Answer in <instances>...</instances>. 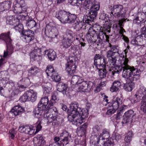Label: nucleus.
Masks as SVG:
<instances>
[{"label": "nucleus", "instance_id": "obj_1", "mask_svg": "<svg viewBox=\"0 0 146 146\" xmlns=\"http://www.w3.org/2000/svg\"><path fill=\"white\" fill-rule=\"evenodd\" d=\"M78 106V104L76 102L71 104L68 113V120L77 126H79L83 122L84 118L87 117L88 114V110H81Z\"/></svg>", "mask_w": 146, "mask_h": 146}, {"label": "nucleus", "instance_id": "obj_2", "mask_svg": "<svg viewBox=\"0 0 146 146\" xmlns=\"http://www.w3.org/2000/svg\"><path fill=\"white\" fill-rule=\"evenodd\" d=\"M129 60L125 56H124L119 58L118 60V64H120V66H116L113 68L112 71H111L112 76H113L115 74H119L122 70H123L122 76L124 78L127 79L131 80L133 79L132 75L133 72H135V70L132 72H130L131 66L128 64Z\"/></svg>", "mask_w": 146, "mask_h": 146}, {"label": "nucleus", "instance_id": "obj_3", "mask_svg": "<svg viewBox=\"0 0 146 146\" xmlns=\"http://www.w3.org/2000/svg\"><path fill=\"white\" fill-rule=\"evenodd\" d=\"M108 46L110 49L107 51L106 56L110 64L114 66L116 65L117 58L119 56L120 58L123 56H120L119 52L120 48L117 45H112L109 43Z\"/></svg>", "mask_w": 146, "mask_h": 146}, {"label": "nucleus", "instance_id": "obj_4", "mask_svg": "<svg viewBox=\"0 0 146 146\" xmlns=\"http://www.w3.org/2000/svg\"><path fill=\"white\" fill-rule=\"evenodd\" d=\"M56 17L63 23H72L75 22L77 17L76 15L72 14L69 12L60 11L56 15Z\"/></svg>", "mask_w": 146, "mask_h": 146}, {"label": "nucleus", "instance_id": "obj_5", "mask_svg": "<svg viewBox=\"0 0 146 146\" xmlns=\"http://www.w3.org/2000/svg\"><path fill=\"white\" fill-rule=\"evenodd\" d=\"M126 13V10L123 8V6L120 4L114 5L111 9V15L115 17H124Z\"/></svg>", "mask_w": 146, "mask_h": 146}, {"label": "nucleus", "instance_id": "obj_6", "mask_svg": "<svg viewBox=\"0 0 146 146\" xmlns=\"http://www.w3.org/2000/svg\"><path fill=\"white\" fill-rule=\"evenodd\" d=\"M94 64L98 69H100L101 67L107 66L108 63L107 58L104 55L98 54H96L94 57Z\"/></svg>", "mask_w": 146, "mask_h": 146}, {"label": "nucleus", "instance_id": "obj_7", "mask_svg": "<svg viewBox=\"0 0 146 146\" xmlns=\"http://www.w3.org/2000/svg\"><path fill=\"white\" fill-rule=\"evenodd\" d=\"M29 19V16L23 15H16L14 16H7L6 18V23L8 24L14 25L17 23H18L20 19L24 20Z\"/></svg>", "mask_w": 146, "mask_h": 146}, {"label": "nucleus", "instance_id": "obj_8", "mask_svg": "<svg viewBox=\"0 0 146 146\" xmlns=\"http://www.w3.org/2000/svg\"><path fill=\"white\" fill-rule=\"evenodd\" d=\"M99 9V5L93 8V9H90L88 15H85L83 17V21L86 23L90 24L96 17L97 15L96 11L98 10Z\"/></svg>", "mask_w": 146, "mask_h": 146}, {"label": "nucleus", "instance_id": "obj_9", "mask_svg": "<svg viewBox=\"0 0 146 146\" xmlns=\"http://www.w3.org/2000/svg\"><path fill=\"white\" fill-rule=\"evenodd\" d=\"M17 3L15 6L13 7V12L15 13H21L25 11L27 9V6L24 0H16Z\"/></svg>", "mask_w": 146, "mask_h": 146}, {"label": "nucleus", "instance_id": "obj_10", "mask_svg": "<svg viewBox=\"0 0 146 146\" xmlns=\"http://www.w3.org/2000/svg\"><path fill=\"white\" fill-rule=\"evenodd\" d=\"M76 66L75 58L72 57H70L69 61L68 60L66 64V70L69 74L72 75L75 72Z\"/></svg>", "mask_w": 146, "mask_h": 146}, {"label": "nucleus", "instance_id": "obj_11", "mask_svg": "<svg viewBox=\"0 0 146 146\" xmlns=\"http://www.w3.org/2000/svg\"><path fill=\"white\" fill-rule=\"evenodd\" d=\"M145 62L141 61L140 62V64L141 65L139 66V68H135L133 66H131L130 72H132L133 71L135 70V72H133L134 73H133L132 76L133 79L132 80H130L131 81H133L134 80H136L140 78V74L141 72L143 71L144 69V67L143 65L144 64Z\"/></svg>", "mask_w": 146, "mask_h": 146}, {"label": "nucleus", "instance_id": "obj_12", "mask_svg": "<svg viewBox=\"0 0 146 146\" xmlns=\"http://www.w3.org/2000/svg\"><path fill=\"white\" fill-rule=\"evenodd\" d=\"M34 32L30 30H25L22 32L21 39L23 41L29 43L35 38Z\"/></svg>", "mask_w": 146, "mask_h": 146}, {"label": "nucleus", "instance_id": "obj_13", "mask_svg": "<svg viewBox=\"0 0 146 146\" xmlns=\"http://www.w3.org/2000/svg\"><path fill=\"white\" fill-rule=\"evenodd\" d=\"M104 28L103 29V31H100L98 34L97 35V39L95 40V43L97 44L98 45L99 44H101L102 43V41H104L108 42L109 43V40L108 39L109 38V36L106 35V33H109L108 32L105 31L103 30Z\"/></svg>", "mask_w": 146, "mask_h": 146}, {"label": "nucleus", "instance_id": "obj_14", "mask_svg": "<svg viewBox=\"0 0 146 146\" xmlns=\"http://www.w3.org/2000/svg\"><path fill=\"white\" fill-rule=\"evenodd\" d=\"M71 138V136L66 131H63L60 135V143L61 145H66L68 144Z\"/></svg>", "mask_w": 146, "mask_h": 146}, {"label": "nucleus", "instance_id": "obj_15", "mask_svg": "<svg viewBox=\"0 0 146 146\" xmlns=\"http://www.w3.org/2000/svg\"><path fill=\"white\" fill-rule=\"evenodd\" d=\"M99 3L96 0H85L84 2L83 7L86 9H92L94 7L98 6L99 5Z\"/></svg>", "mask_w": 146, "mask_h": 146}, {"label": "nucleus", "instance_id": "obj_16", "mask_svg": "<svg viewBox=\"0 0 146 146\" xmlns=\"http://www.w3.org/2000/svg\"><path fill=\"white\" fill-rule=\"evenodd\" d=\"M107 15L104 13H102L100 15V19L105 21V23L104 24L103 30L105 31L110 33L111 27V25L109 21H106L107 20Z\"/></svg>", "mask_w": 146, "mask_h": 146}, {"label": "nucleus", "instance_id": "obj_17", "mask_svg": "<svg viewBox=\"0 0 146 146\" xmlns=\"http://www.w3.org/2000/svg\"><path fill=\"white\" fill-rule=\"evenodd\" d=\"M41 50L40 48L34 50L30 53V58L34 60L38 61L41 58Z\"/></svg>", "mask_w": 146, "mask_h": 146}, {"label": "nucleus", "instance_id": "obj_18", "mask_svg": "<svg viewBox=\"0 0 146 146\" xmlns=\"http://www.w3.org/2000/svg\"><path fill=\"white\" fill-rule=\"evenodd\" d=\"M135 114L134 113V111L132 110H128L124 114L123 122L126 123L131 121L132 120V117Z\"/></svg>", "mask_w": 146, "mask_h": 146}, {"label": "nucleus", "instance_id": "obj_19", "mask_svg": "<svg viewBox=\"0 0 146 146\" xmlns=\"http://www.w3.org/2000/svg\"><path fill=\"white\" fill-rule=\"evenodd\" d=\"M122 102V100L120 98L118 97L114 98L111 100V102L109 103V107L117 110L121 104Z\"/></svg>", "mask_w": 146, "mask_h": 146}, {"label": "nucleus", "instance_id": "obj_20", "mask_svg": "<svg viewBox=\"0 0 146 146\" xmlns=\"http://www.w3.org/2000/svg\"><path fill=\"white\" fill-rule=\"evenodd\" d=\"M19 130L21 133L32 135L34 134L35 129H33L29 126L21 125L19 127Z\"/></svg>", "mask_w": 146, "mask_h": 146}, {"label": "nucleus", "instance_id": "obj_21", "mask_svg": "<svg viewBox=\"0 0 146 146\" xmlns=\"http://www.w3.org/2000/svg\"><path fill=\"white\" fill-rule=\"evenodd\" d=\"M25 82H26L25 83V86L23 85L19 86L17 84H16L15 85V86L12 87L13 91H14L16 93H17L24 90L25 88L27 87V86L29 85V80L28 78H26Z\"/></svg>", "mask_w": 146, "mask_h": 146}, {"label": "nucleus", "instance_id": "obj_22", "mask_svg": "<svg viewBox=\"0 0 146 146\" xmlns=\"http://www.w3.org/2000/svg\"><path fill=\"white\" fill-rule=\"evenodd\" d=\"M10 32L2 33L0 35V39L4 40L7 44V46H10L11 44L12 40L10 36Z\"/></svg>", "mask_w": 146, "mask_h": 146}, {"label": "nucleus", "instance_id": "obj_23", "mask_svg": "<svg viewBox=\"0 0 146 146\" xmlns=\"http://www.w3.org/2000/svg\"><path fill=\"white\" fill-rule=\"evenodd\" d=\"M34 144L36 146H43L46 142L43 137L39 135L36 137H35L33 139Z\"/></svg>", "mask_w": 146, "mask_h": 146}, {"label": "nucleus", "instance_id": "obj_24", "mask_svg": "<svg viewBox=\"0 0 146 146\" xmlns=\"http://www.w3.org/2000/svg\"><path fill=\"white\" fill-rule=\"evenodd\" d=\"M81 82H82L80 84L81 85L80 86L79 89L84 92H86L88 89H90L93 84V83L91 81H84L83 80Z\"/></svg>", "mask_w": 146, "mask_h": 146}, {"label": "nucleus", "instance_id": "obj_25", "mask_svg": "<svg viewBox=\"0 0 146 146\" xmlns=\"http://www.w3.org/2000/svg\"><path fill=\"white\" fill-rule=\"evenodd\" d=\"M135 96L136 98L142 97V98H146V88L143 86H140Z\"/></svg>", "mask_w": 146, "mask_h": 146}, {"label": "nucleus", "instance_id": "obj_26", "mask_svg": "<svg viewBox=\"0 0 146 146\" xmlns=\"http://www.w3.org/2000/svg\"><path fill=\"white\" fill-rule=\"evenodd\" d=\"M68 86L66 84L62 82L58 83L57 85V90L62 92L63 95H66Z\"/></svg>", "mask_w": 146, "mask_h": 146}, {"label": "nucleus", "instance_id": "obj_27", "mask_svg": "<svg viewBox=\"0 0 146 146\" xmlns=\"http://www.w3.org/2000/svg\"><path fill=\"white\" fill-rule=\"evenodd\" d=\"M58 100L57 93L56 92H53L51 96V99L48 105V108H50L53 106Z\"/></svg>", "mask_w": 146, "mask_h": 146}, {"label": "nucleus", "instance_id": "obj_28", "mask_svg": "<svg viewBox=\"0 0 146 146\" xmlns=\"http://www.w3.org/2000/svg\"><path fill=\"white\" fill-rule=\"evenodd\" d=\"M57 116L53 114H50L49 116L48 115L46 118L47 123H52V125L53 126H55L58 124L59 122L57 119Z\"/></svg>", "mask_w": 146, "mask_h": 146}, {"label": "nucleus", "instance_id": "obj_29", "mask_svg": "<svg viewBox=\"0 0 146 146\" xmlns=\"http://www.w3.org/2000/svg\"><path fill=\"white\" fill-rule=\"evenodd\" d=\"M45 31L48 32L50 35L52 36L53 38L56 37L57 36L58 31L55 27H51L49 26L46 27L45 28Z\"/></svg>", "mask_w": 146, "mask_h": 146}, {"label": "nucleus", "instance_id": "obj_30", "mask_svg": "<svg viewBox=\"0 0 146 146\" xmlns=\"http://www.w3.org/2000/svg\"><path fill=\"white\" fill-rule=\"evenodd\" d=\"M24 110V108L18 105L15 106L11 110V111L16 116L21 114Z\"/></svg>", "mask_w": 146, "mask_h": 146}, {"label": "nucleus", "instance_id": "obj_31", "mask_svg": "<svg viewBox=\"0 0 146 146\" xmlns=\"http://www.w3.org/2000/svg\"><path fill=\"white\" fill-rule=\"evenodd\" d=\"M23 21L26 20V25L29 29H32L33 27H35L37 25L35 21L32 18H30L29 17V19H24Z\"/></svg>", "mask_w": 146, "mask_h": 146}, {"label": "nucleus", "instance_id": "obj_32", "mask_svg": "<svg viewBox=\"0 0 146 146\" xmlns=\"http://www.w3.org/2000/svg\"><path fill=\"white\" fill-rule=\"evenodd\" d=\"M45 54L47 55L48 58L50 61L54 60L56 57L55 52L52 49L45 50Z\"/></svg>", "mask_w": 146, "mask_h": 146}, {"label": "nucleus", "instance_id": "obj_33", "mask_svg": "<svg viewBox=\"0 0 146 146\" xmlns=\"http://www.w3.org/2000/svg\"><path fill=\"white\" fill-rule=\"evenodd\" d=\"M143 38H142L140 35L137 36L135 38L132 40L131 41L132 44L141 46L143 45Z\"/></svg>", "mask_w": 146, "mask_h": 146}, {"label": "nucleus", "instance_id": "obj_34", "mask_svg": "<svg viewBox=\"0 0 146 146\" xmlns=\"http://www.w3.org/2000/svg\"><path fill=\"white\" fill-rule=\"evenodd\" d=\"M133 136L132 132L130 131L128 132L124 139L125 142V146H130V142Z\"/></svg>", "mask_w": 146, "mask_h": 146}, {"label": "nucleus", "instance_id": "obj_35", "mask_svg": "<svg viewBox=\"0 0 146 146\" xmlns=\"http://www.w3.org/2000/svg\"><path fill=\"white\" fill-rule=\"evenodd\" d=\"M121 86V83L120 81L117 80L113 82L112 86L110 88V91L112 92L117 91Z\"/></svg>", "mask_w": 146, "mask_h": 146}, {"label": "nucleus", "instance_id": "obj_36", "mask_svg": "<svg viewBox=\"0 0 146 146\" xmlns=\"http://www.w3.org/2000/svg\"><path fill=\"white\" fill-rule=\"evenodd\" d=\"M72 42L63 38L62 40L60 47L61 49L65 50L69 48L71 45Z\"/></svg>", "mask_w": 146, "mask_h": 146}, {"label": "nucleus", "instance_id": "obj_37", "mask_svg": "<svg viewBox=\"0 0 146 146\" xmlns=\"http://www.w3.org/2000/svg\"><path fill=\"white\" fill-rule=\"evenodd\" d=\"M129 80L130 81V82L128 83L127 82L125 84L123 88L126 91L130 92L134 88L135 84L132 82L133 81H131L130 80Z\"/></svg>", "mask_w": 146, "mask_h": 146}, {"label": "nucleus", "instance_id": "obj_38", "mask_svg": "<svg viewBox=\"0 0 146 146\" xmlns=\"http://www.w3.org/2000/svg\"><path fill=\"white\" fill-rule=\"evenodd\" d=\"M102 68H100L99 69V74L101 78H103L106 77L107 73V69H108V66L103 67Z\"/></svg>", "mask_w": 146, "mask_h": 146}, {"label": "nucleus", "instance_id": "obj_39", "mask_svg": "<svg viewBox=\"0 0 146 146\" xmlns=\"http://www.w3.org/2000/svg\"><path fill=\"white\" fill-rule=\"evenodd\" d=\"M28 91V93L29 94V101L32 102H35L37 98V93L33 90H30Z\"/></svg>", "mask_w": 146, "mask_h": 146}, {"label": "nucleus", "instance_id": "obj_40", "mask_svg": "<svg viewBox=\"0 0 146 146\" xmlns=\"http://www.w3.org/2000/svg\"><path fill=\"white\" fill-rule=\"evenodd\" d=\"M90 31V30L89 29L88 32L86 34V38L88 40L95 43L96 38H95V34H94L92 31Z\"/></svg>", "mask_w": 146, "mask_h": 146}, {"label": "nucleus", "instance_id": "obj_41", "mask_svg": "<svg viewBox=\"0 0 146 146\" xmlns=\"http://www.w3.org/2000/svg\"><path fill=\"white\" fill-rule=\"evenodd\" d=\"M110 136V134L108 130L106 129H104L102 130V132L100 133L99 137H100L99 138L102 137V139L104 140L105 139H108Z\"/></svg>", "mask_w": 146, "mask_h": 146}, {"label": "nucleus", "instance_id": "obj_42", "mask_svg": "<svg viewBox=\"0 0 146 146\" xmlns=\"http://www.w3.org/2000/svg\"><path fill=\"white\" fill-rule=\"evenodd\" d=\"M82 79L79 76H72L71 79L72 84L74 85L79 84L82 82Z\"/></svg>", "mask_w": 146, "mask_h": 146}, {"label": "nucleus", "instance_id": "obj_43", "mask_svg": "<svg viewBox=\"0 0 146 146\" xmlns=\"http://www.w3.org/2000/svg\"><path fill=\"white\" fill-rule=\"evenodd\" d=\"M56 71L54 70V68L52 65H49L47 66L45 72L48 76L51 77L54 74Z\"/></svg>", "mask_w": 146, "mask_h": 146}, {"label": "nucleus", "instance_id": "obj_44", "mask_svg": "<svg viewBox=\"0 0 146 146\" xmlns=\"http://www.w3.org/2000/svg\"><path fill=\"white\" fill-rule=\"evenodd\" d=\"M21 19H20V21L18 23H17L14 25V28L15 29L19 31L20 33H21V35L22 32L24 31H25L23 30V25L21 23Z\"/></svg>", "mask_w": 146, "mask_h": 146}, {"label": "nucleus", "instance_id": "obj_45", "mask_svg": "<svg viewBox=\"0 0 146 146\" xmlns=\"http://www.w3.org/2000/svg\"><path fill=\"white\" fill-rule=\"evenodd\" d=\"M38 68L36 66H33L29 70V74L31 76L35 75L38 72Z\"/></svg>", "mask_w": 146, "mask_h": 146}, {"label": "nucleus", "instance_id": "obj_46", "mask_svg": "<svg viewBox=\"0 0 146 146\" xmlns=\"http://www.w3.org/2000/svg\"><path fill=\"white\" fill-rule=\"evenodd\" d=\"M101 27L99 25L94 24L92 26V27L89 29L90 31H92V32L95 34H97V33L98 32L101 30Z\"/></svg>", "mask_w": 146, "mask_h": 146}, {"label": "nucleus", "instance_id": "obj_47", "mask_svg": "<svg viewBox=\"0 0 146 146\" xmlns=\"http://www.w3.org/2000/svg\"><path fill=\"white\" fill-rule=\"evenodd\" d=\"M43 111L40 110L38 107L35 108L33 110V113L35 117L37 118H40Z\"/></svg>", "mask_w": 146, "mask_h": 146}, {"label": "nucleus", "instance_id": "obj_48", "mask_svg": "<svg viewBox=\"0 0 146 146\" xmlns=\"http://www.w3.org/2000/svg\"><path fill=\"white\" fill-rule=\"evenodd\" d=\"M73 33L72 31L69 30H67L66 34V35L64 38L72 42L73 38L72 34Z\"/></svg>", "mask_w": 146, "mask_h": 146}, {"label": "nucleus", "instance_id": "obj_49", "mask_svg": "<svg viewBox=\"0 0 146 146\" xmlns=\"http://www.w3.org/2000/svg\"><path fill=\"white\" fill-rule=\"evenodd\" d=\"M29 94L28 93V91H27L20 97V100L22 102L29 101Z\"/></svg>", "mask_w": 146, "mask_h": 146}, {"label": "nucleus", "instance_id": "obj_50", "mask_svg": "<svg viewBox=\"0 0 146 146\" xmlns=\"http://www.w3.org/2000/svg\"><path fill=\"white\" fill-rule=\"evenodd\" d=\"M140 109L144 113H146V98H142L141 102Z\"/></svg>", "mask_w": 146, "mask_h": 146}, {"label": "nucleus", "instance_id": "obj_51", "mask_svg": "<svg viewBox=\"0 0 146 146\" xmlns=\"http://www.w3.org/2000/svg\"><path fill=\"white\" fill-rule=\"evenodd\" d=\"M88 125V124L85 123L81 126L78 131L79 133H81V135H83L85 134Z\"/></svg>", "mask_w": 146, "mask_h": 146}, {"label": "nucleus", "instance_id": "obj_52", "mask_svg": "<svg viewBox=\"0 0 146 146\" xmlns=\"http://www.w3.org/2000/svg\"><path fill=\"white\" fill-rule=\"evenodd\" d=\"M6 51H5L4 53V57H6L8 55V54H11L13 52V49L12 45L10 46H7Z\"/></svg>", "mask_w": 146, "mask_h": 146}, {"label": "nucleus", "instance_id": "obj_53", "mask_svg": "<svg viewBox=\"0 0 146 146\" xmlns=\"http://www.w3.org/2000/svg\"><path fill=\"white\" fill-rule=\"evenodd\" d=\"M84 23H86L83 21H83L77 20L74 23L75 27L76 29H81L84 26Z\"/></svg>", "mask_w": 146, "mask_h": 146}, {"label": "nucleus", "instance_id": "obj_54", "mask_svg": "<svg viewBox=\"0 0 146 146\" xmlns=\"http://www.w3.org/2000/svg\"><path fill=\"white\" fill-rule=\"evenodd\" d=\"M51 77L53 80L56 82L60 81L61 79L60 76L56 72Z\"/></svg>", "mask_w": 146, "mask_h": 146}, {"label": "nucleus", "instance_id": "obj_55", "mask_svg": "<svg viewBox=\"0 0 146 146\" xmlns=\"http://www.w3.org/2000/svg\"><path fill=\"white\" fill-rule=\"evenodd\" d=\"M47 106L46 104L41 103L40 102H39L38 104V107L40 110L44 111H47L48 110L47 107L46 108Z\"/></svg>", "mask_w": 146, "mask_h": 146}, {"label": "nucleus", "instance_id": "obj_56", "mask_svg": "<svg viewBox=\"0 0 146 146\" xmlns=\"http://www.w3.org/2000/svg\"><path fill=\"white\" fill-rule=\"evenodd\" d=\"M5 10L9 9L11 8V2L8 1H5L2 3Z\"/></svg>", "mask_w": 146, "mask_h": 146}, {"label": "nucleus", "instance_id": "obj_57", "mask_svg": "<svg viewBox=\"0 0 146 146\" xmlns=\"http://www.w3.org/2000/svg\"><path fill=\"white\" fill-rule=\"evenodd\" d=\"M40 102L41 103H43L47 105L48 104H49V102L48 96H45L42 98Z\"/></svg>", "mask_w": 146, "mask_h": 146}, {"label": "nucleus", "instance_id": "obj_58", "mask_svg": "<svg viewBox=\"0 0 146 146\" xmlns=\"http://www.w3.org/2000/svg\"><path fill=\"white\" fill-rule=\"evenodd\" d=\"M100 127L98 125L94 126L93 128V132L94 133V135H98V132L100 131Z\"/></svg>", "mask_w": 146, "mask_h": 146}, {"label": "nucleus", "instance_id": "obj_59", "mask_svg": "<svg viewBox=\"0 0 146 146\" xmlns=\"http://www.w3.org/2000/svg\"><path fill=\"white\" fill-rule=\"evenodd\" d=\"M51 107H52L50 108H48V107L47 106V108H48V110H50L52 114L57 115L58 112L56 108L55 107H53L52 108Z\"/></svg>", "mask_w": 146, "mask_h": 146}, {"label": "nucleus", "instance_id": "obj_60", "mask_svg": "<svg viewBox=\"0 0 146 146\" xmlns=\"http://www.w3.org/2000/svg\"><path fill=\"white\" fill-rule=\"evenodd\" d=\"M123 114V113L121 111H118L117 114L114 115V118L117 120L119 119L122 118Z\"/></svg>", "mask_w": 146, "mask_h": 146}, {"label": "nucleus", "instance_id": "obj_61", "mask_svg": "<svg viewBox=\"0 0 146 146\" xmlns=\"http://www.w3.org/2000/svg\"><path fill=\"white\" fill-rule=\"evenodd\" d=\"M106 146H113L114 145L113 139L112 138H110L105 142Z\"/></svg>", "mask_w": 146, "mask_h": 146}, {"label": "nucleus", "instance_id": "obj_62", "mask_svg": "<svg viewBox=\"0 0 146 146\" xmlns=\"http://www.w3.org/2000/svg\"><path fill=\"white\" fill-rule=\"evenodd\" d=\"M42 88L44 91V93L45 94H49L50 88L48 86L43 85Z\"/></svg>", "mask_w": 146, "mask_h": 146}, {"label": "nucleus", "instance_id": "obj_63", "mask_svg": "<svg viewBox=\"0 0 146 146\" xmlns=\"http://www.w3.org/2000/svg\"><path fill=\"white\" fill-rule=\"evenodd\" d=\"M104 139H102L97 141V143L98 146H105L106 145L105 142L103 141Z\"/></svg>", "mask_w": 146, "mask_h": 146}, {"label": "nucleus", "instance_id": "obj_64", "mask_svg": "<svg viewBox=\"0 0 146 146\" xmlns=\"http://www.w3.org/2000/svg\"><path fill=\"white\" fill-rule=\"evenodd\" d=\"M116 110V109H115L112 108V109L111 108L108 110L106 113V114L108 115H111L115 112Z\"/></svg>", "mask_w": 146, "mask_h": 146}]
</instances>
